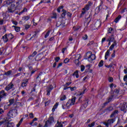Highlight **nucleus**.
<instances>
[{"label":"nucleus","instance_id":"12","mask_svg":"<svg viewBox=\"0 0 127 127\" xmlns=\"http://www.w3.org/2000/svg\"><path fill=\"white\" fill-rule=\"evenodd\" d=\"M101 22L100 20L96 21V22H95V23L94 24L96 28H99V27H100V26H101Z\"/></svg>","mask_w":127,"mask_h":127},{"label":"nucleus","instance_id":"24","mask_svg":"<svg viewBox=\"0 0 127 127\" xmlns=\"http://www.w3.org/2000/svg\"><path fill=\"white\" fill-rule=\"evenodd\" d=\"M121 18H122V16L121 15L118 16V17L115 19V22H116V23H118V22H119V20H120Z\"/></svg>","mask_w":127,"mask_h":127},{"label":"nucleus","instance_id":"18","mask_svg":"<svg viewBox=\"0 0 127 127\" xmlns=\"http://www.w3.org/2000/svg\"><path fill=\"white\" fill-rule=\"evenodd\" d=\"M74 78H79V71L78 70L75 71L72 74Z\"/></svg>","mask_w":127,"mask_h":127},{"label":"nucleus","instance_id":"34","mask_svg":"<svg viewBox=\"0 0 127 127\" xmlns=\"http://www.w3.org/2000/svg\"><path fill=\"white\" fill-rule=\"evenodd\" d=\"M12 1H14V0H7L6 1V4L8 5V4H10V3H11V2H12Z\"/></svg>","mask_w":127,"mask_h":127},{"label":"nucleus","instance_id":"26","mask_svg":"<svg viewBox=\"0 0 127 127\" xmlns=\"http://www.w3.org/2000/svg\"><path fill=\"white\" fill-rule=\"evenodd\" d=\"M62 11L63 12L62 14V17H65V15H66V10L63 9Z\"/></svg>","mask_w":127,"mask_h":127},{"label":"nucleus","instance_id":"9","mask_svg":"<svg viewBox=\"0 0 127 127\" xmlns=\"http://www.w3.org/2000/svg\"><path fill=\"white\" fill-rule=\"evenodd\" d=\"M27 84H28V79H24L22 82L21 87L23 88L24 87H26L27 86Z\"/></svg>","mask_w":127,"mask_h":127},{"label":"nucleus","instance_id":"45","mask_svg":"<svg viewBox=\"0 0 127 127\" xmlns=\"http://www.w3.org/2000/svg\"><path fill=\"white\" fill-rule=\"evenodd\" d=\"M9 106H10V104H7L5 105L4 107V110H7V109L9 108Z\"/></svg>","mask_w":127,"mask_h":127},{"label":"nucleus","instance_id":"46","mask_svg":"<svg viewBox=\"0 0 127 127\" xmlns=\"http://www.w3.org/2000/svg\"><path fill=\"white\" fill-rule=\"evenodd\" d=\"M89 127H95V122H93L91 124L88 125Z\"/></svg>","mask_w":127,"mask_h":127},{"label":"nucleus","instance_id":"14","mask_svg":"<svg viewBox=\"0 0 127 127\" xmlns=\"http://www.w3.org/2000/svg\"><path fill=\"white\" fill-rule=\"evenodd\" d=\"M5 96H6V93H4V90H2L0 91V99H1V98L5 97Z\"/></svg>","mask_w":127,"mask_h":127},{"label":"nucleus","instance_id":"63","mask_svg":"<svg viewBox=\"0 0 127 127\" xmlns=\"http://www.w3.org/2000/svg\"><path fill=\"white\" fill-rule=\"evenodd\" d=\"M108 111H113V109L112 107H110L109 108H108Z\"/></svg>","mask_w":127,"mask_h":127},{"label":"nucleus","instance_id":"43","mask_svg":"<svg viewBox=\"0 0 127 127\" xmlns=\"http://www.w3.org/2000/svg\"><path fill=\"white\" fill-rule=\"evenodd\" d=\"M83 40H87L88 39V36L87 35H85L82 37Z\"/></svg>","mask_w":127,"mask_h":127},{"label":"nucleus","instance_id":"62","mask_svg":"<svg viewBox=\"0 0 127 127\" xmlns=\"http://www.w3.org/2000/svg\"><path fill=\"white\" fill-rule=\"evenodd\" d=\"M29 117L31 119H33V114L32 113H30L29 114Z\"/></svg>","mask_w":127,"mask_h":127},{"label":"nucleus","instance_id":"29","mask_svg":"<svg viewBox=\"0 0 127 127\" xmlns=\"http://www.w3.org/2000/svg\"><path fill=\"white\" fill-rule=\"evenodd\" d=\"M23 121V118H21V119L19 122L18 124L17 125L16 127H19V126H20V125H21V123H22Z\"/></svg>","mask_w":127,"mask_h":127},{"label":"nucleus","instance_id":"7","mask_svg":"<svg viewBox=\"0 0 127 127\" xmlns=\"http://www.w3.org/2000/svg\"><path fill=\"white\" fill-rule=\"evenodd\" d=\"M115 122V120L113 119L109 120L107 121V122H103V125H105L106 127H109V125H110L111 124H114V122Z\"/></svg>","mask_w":127,"mask_h":127},{"label":"nucleus","instance_id":"55","mask_svg":"<svg viewBox=\"0 0 127 127\" xmlns=\"http://www.w3.org/2000/svg\"><path fill=\"white\" fill-rule=\"evenodd\" d=\"M124 81H125V82H127V75H126L125 76H124Z\"/></svg>","mask_w":127,"mask_h":127},{"label":"nucleus","instance_id":"2","mask_svg":"<svg viewBox=\"0 0 127 127\" xmlns=\"http://www.w3.org/2000/svg\"><path fill=\"white\" fill-rule=\"evenodd\" d=\"M87 59L90 63H92L94 60H96V55L93 54L92 52H88L86 54Z\"/></svg>","mask_w":127,"mask_h":127},{"label":"nucleus","instance_id":"47","mask_svg":"<svg viewBox=\"0 0 127 127\" xmlns=\"http://www.w3.org/2000/svg\"><path fill=\"white\" fill-rule=\"evenodd\" d=\"M80 70L82 72L85 70V66L84 65H81L80 66Z\"/></svg>","mask_w":127,"mask_h":127},{"label":"nucleus","instance_id":"13","mask_svg":"<svg viewBox=\"0 0 127 127\" xmlns=\"http://www.w3.org/2000/svg\"><path fill=\"white\" fill-rule=\"evenodd\" d=\"M13 87V85L12 83H10L9 85H8L5 88L6 91H9L11 89H12Z\"/></svg>","mask_w":127,"mask_h":127},{"label":"nucleus","instance_id":"21","mask_svg":"<svg viewBox=\"0 0 127 127\" xmlns=\"http://www.w3.org/2000/svg\"><path fill=\"white\" fill-rule=\"evenodd\" d=\"M59 105V104L58 103H56V104L54 105V106L53 107L52 110V112H55V110L57 109Z\"/></svg>","mask_w":127,"mask_h":127},{"label":"nucleus","instance_id":"33","mask_svg":"<svg viewBox=\"0 0 127 127\" xmlns=\"http://www.w3.org/2000/svg\"><path fill=\"white\" fill-rule=\"evenodd\" d=\"M51 31L49 30V31L47 32L45 36V38H47L49 36V34H50Z\"/></svg>","mask_w":127,"mask_h":127},{"label":"nucleus","instance_id":"15","mask_svg":"<svg viewBox=\"0 0 127 127\" xmlns=\"http://www.w3.org/2000/svg\"><path fill=\"white\" fill-rule=\"evenodd\" d=\"M53 90V87L52 86H50L48 89L47 90V95L48 96H49L50 95V92H51V90Z\"/></svg>","mask_w":127,"mask_h":127},{"label":"nucleus","instance_id":"27","mask_svg":"<svg viewBox=\"0 0 127 127\" xmlns=\"http://www.w3.org/2000/svg\"><path fill=\"white\" fill-rule=\"evenodd\" d=\"M27 11V9L26 8H24L23 10L19 13V15H21V14H22L23 12H26Z\"/></svg>","mask_w":127,"mask_h":127},{"label":"nucleus","instance_id":"31","mask_svg":"<svg viewBox=\"0 0 127 127\" xmlns=\"http://www.w3.org/2000/svg\"><path fill=\"white\" fill-rule=\"evenodd\" d=\"M4 52H5V49H1L0 50V55H1V54H4Z\"/></svg>","mask_w":127,"mask_h":127},{"label":"nucleus","instance_id":"5","mask_svg":"<svg viewBox=\"0 0 127 127\" xmlns=\"http://www.w3.org/2000/svg\"><path fill=\"white\" fill-rule=\"evenodd\" d=\"M92 4L93 3L91 2H88V4H87L84 8H83L82 10V13L81 15H83V14H85L86 13V11H88L89 9H90V7L92 6Z\"/></svg>","mask_w":127,"mask_h":127},{"label":"nucleus","instance_id":"8","mask_svg":"<svg viewBox=\"0 0 127 127\" xmlns=\"http://www.w3.org/2000/svg\"><path fill=\"white\" fill-rule=\"evenodd\" d=\"M107 41L108 42H115V41H117L115 39V36L112 35L109 37V38L107 40Z\"/></svg>","mask_w":127,"mask_h":127},{"label":"nucleus","instance_id":"28","mask_svg":"<svg viewBox=\"0 0 127 127\" xmlns=\"http://www.w3.org/2000/svg\"><path fill=\"white\" fill-rule=\"evenodd\" d=\"M5 122V120L3 118L0 119V126H1L3 123H4Z\"/></svg>","mask_w":127,"mask_h":127},{"label":"nucleus","instance_id":"59","mask_svg":"<svg viewBox=\"0 0 127 127\" xmlns=\"http://www.w3.org/2000/svg\"><path fill=\"white\" fill-rule=\"evenodd\" d=\"M59 60H60V58L57 57L55 58V61L56 62H58V61H59Z\"/></svg>","mask_w":127,"mask_h":127},{"label":"nucleus","instance_id":"6","mask_svg":"<svg viewBox=\"0 0 127 127\" xmlns=\"http://www.w3.org/2000/svg\"><path fill=\"white\" fill-rule=\"evenodd\" d=\"M73 58H75V59L74 61V63L76 64V65H79V64L80 63L79 62V59H81V55L80 54L76 55L74 56Z\"/></svg>","mask_w":127,"mask_h":127},{"label":"nucleus","instance_id":"54","mask_svg":"<svg viewBox=\"0 0 127 127\" xmlns=\"http://www.w3.org/2000/svg\"><path fill=\"white\" fill-rule=\"evenodd\" d=\"M69 59H65L64 60V63H65V64H66L68 63V62H69Z\"/></svg>","mask_w":127,"mask_h":127},{"label":"nucleus","instance_id":"57","mask_svg":"<svg viewBox=\"0 0 127 127\" xmlns=\"http://www.w3.org/2000/svg\"><path fill=\"white\" fill-rule=\"evenodd\" d=\"M112 31H113V28H110L108 31V33H112Z\"/></svg>","mask_w":127,"mask_h":127},{"label":"nucleus","instance_id":"50","mask_svg":"<svg viewBox=\"0 0 127 127\" xmlns=\"http://www.w3.org/2000/svg\"><path fill=\"white\" fill-rule=\"evenodd\" d=\"M72 84V82L71 81H69V82H66L64 86H70Z\"/></svg>","mask_w":127,"mask_h":127},{"label":"nucleus","instance_id":"11","mask_svg":"<svg viewBox=\"0 0 127 127\" xmlns=\"http://www.w3.org/2000/svg\"><path fill=\"white\" fill-rule=\"evenodd\" d=\"M110 50H108L107 51V52L105 53V60H107L108 58H109V57L110 56V55H111V53L110 52Z\"/></svg>","mask_w":127,"mask_h":127},{"label":"nucleus","instance_id":"32","mask_svg":"<svg viewBox=\"0 0 127 127\" xmlns=\"http://www.w3.org/2000/svg\"><path fill=\"white\" fill-rule=\"evenodd\" d=\"M8 37V39H12L13 38V36L11 34H9V35H7Z\"/></svg>","mask_w":127,"mask_h":127},{"label":"nucleus","instance_id":"60","mask_svg":"<svg viewBox=\"0 0 127 127\" xmlns=\"http://www.w3.org/2000/svg\"><path fill=\"white\" fill-rule=\"evenodd\" d=\"M67 15L68 16V17H71V16H72V14H71V13L70 12H68L67 13Z\"/></svg>","mask_w":127,"mask_h":127},{"label":"nucleus","instance_id":"10","mask_svg":"<svg viewBox=\"0 0 127 127\" xmlns=\"http://www.w3.org/2000/svg\"><path fill=\"white\" fill-rule=\"evenodd\" d=\"M85 91H86V90H84V91L82 92H80V91L78 92V96H81V95L83 96V95L85 94ZM82 96L79 97V99H78L79 102H81V99H82Z\"/></svg>","mask_w":127,"mask_h":127},{"label":"nucleus","instance_id":"19","mask_svg":"<svg viewBox=\"0 0 127 127\" xmlns=\"http://www.w3.org/2000/svg\"><path fill=\"white\" fill-rule=\"evenodd\" d=\"M106 68H110V71H113L114 70V67H113V64H110L108 65H106Z\"/></svg>","mask_w":127,"mask_h":127},{"label":"nucleus","instance_id":"36","mask_svg":"<svg viewBox=\"0 0 127 127\" xmlns=\"http://www.w3.org/2000/svg\"><path fill=\"white\" fill-rule=\"evenodd\" d=\"M63 7H64L63 6H60L59 8H58L57 11L58 12H60L61 11V9H62V10H63Z\"/></svg>","mask_w":127,"mask_h":127},{"label":"nucleus","instance_id":"22","mask_svg":"<svg viewBox=\"0 0 127 127\" xmlns=\"http://www.w3.org/2000/svg\"><path fill=\"white\" fill-rule=\"evenodd\" d=\"M119 113V111H114L111 115V118H113V117H116L117 116V114Z\"/></svg>","mask_w":127,"mask_h":127},{"label":"nucleus","instance_id":"64","mask_svg":"<svg viewBox=\"0 0 127 127\" xmlns=\"http://www.w3.org/2000/svg\"><path fill=\"white\" fill-rule=\"evenodd\" d=\"M64 90H67V89L70 88V87H67V86H64Z\"/></svg>","mask_w":127,"mask_h":127},{"label":"nucleus","instance_id":"37","mask_svg":"<svg viewBox=\"0 0 127 127\" xmlns=\"http://www.w3.org/2000/svg\"><path fill=\"white\" fill-rule=\"evenodd\" d=\"M14 126V124L12 123H9L8 124V127H13Z\"/></svg>","mask_w":127,"mask_h":127},{"label":"nucleus","instance_id":"1","mask_svg":"<svg viewBox=\"0 0 127 127\" xmlns=\"http://www.w3.org/2000/svg\"><path fill=\"white\" fill-rule=\"evenodd\" d=\"M75 102H76V97H74L71 100H69L66 104H63L62 108L63 110H68V109H70L71 106L75 105Z\"/></svg>","mask_w":127,"mask_h":127},{"label":"nucleus","instance_id":"49","mask_svg":"<svg viewBox=\"0 0 127 127\" xmlns=\"http://www.w3.org/2000/svg\"><path fill=\"white\" fill-rule=\"evenodd\" d=\"M10 74H11V71H8V72L5 73V75L6 76H9Z\"/></svg>","mask_w":127,"mask_h":127},{"label":"nucleus","instance_id":"41","mask_svg":"<svg viewBox=\"0 0 127 127\" xmlns=\"http://www.w3.org/2000/svg\"><path fill=\"white\" fill-rule=\"evenodd\" d=\"M52 18H57V14H56V13H53Z\"/></svg>","mask_w":127,"mask_h":127},{"label":"nucleus","instance_id":"17","mask_svg":"<svg viewBox=\"0 0 127 127\" xmlns=\"http://www.w3.org/2000/svg\"><path fill=\"white\" fill-rule=\"evenodd\" d=\"M4 42L6 43L8 41V38L7 37V35L5 34L2 37Z\"/></svg>","mask_w":127,"mask_h":127},{"label":"nucleus","instance_id":"35","mask_svg":"<svg viewBox=\"0 0 127 127\" xmlns=\"http://www.w3.org/2000/svg\"><path fill=\"white\" fill-rule=\"evenodd\" d=\"M64 100H66V96L63 95L61 97L60 100L61 101H64Z\"/></svg>","mask_w":127,"mask_h":127},{"label":"nucleus","instance_id":"16","mask_svg":"<svg viewBox=\"0 0 127 127\" xmlns=\"http://www.w3.org/2000/svg\"><path fill=\"white\" fill-rule=\"evenodd\" d=\"M116 45H117V41L113 42V43L109 48L110 50L112 51L113 49L114 48L115 46H116Z\"/></svg>","mask_w":127,"mask_h":127},{"label":"nucleus","instance_id":"40","mask_svg":"<svg viewBox=\"0 0 127 127\" xmlns=\"http://www.w3.org/2000/svg\"><path fill=\"white\" fill-rule=\"evenodd\" d=\"M95 12L96 13L98 14V12H100V7H97L95 9Z\"/></svg>","mask_w":127,"mask_h":127},{"label":"nucleus","instance_id":"3","mask_svg":"<svg viewBox=\"0 0 127 127\" xmlns=\"http://www.w3.org/2000/svg\"><path fill=\"white\" fill-rule=\"evenodd\" d=\"M55 123L56 122L54 121V118H53V117H50L46 122L44 127H51V126H53Z\"/></svg>","mask_w":127,"mask_h":127},{"label":"nucleus","instance_id":"61","mask_svg":"<svg viewBox=\"0 0 127 127\" xmlns=\"http://www.w3.org/2000/svg\"><path fill=\"white\" fill-rule=\"evenodd\" d=\"M3 30H4V32H6V26H3Z\"/></svg>","mask_w":127,"mask_h":127},{"label":"nucleus","instance_id":"30","mask_svg":"<svg viewBox=\"0 0 127 127\" xmlns=\"http://www.w3.org/2000/svg\"><path fill=\"white\" fill-rule=\"evenodd\" d=\"M99 67H102L104 66V61L101 60L98 64Z\"/></svg>","mask_w":127,"mask_h":127},{"label":"nucleus","instance_id":"4","mask_svg":"<svg viewBox=\"0 0 127 127\" xmlns=\"http://www.w3.org/2000/svg\"><path fill=\"white\" fill-rule=\"evenodd\" d=\"M7 116L8 118H14L17 116V110L16 109H12L9 111Z\"/></svg>","mask_w":127,"mask_h":127},{"label":"nucleus","instance_id":"38","mask_svg":"<svg viewBox=\"0 0 127 127\" xmlns=\"http://www.w3.org/2000/svg\"><path fill=\"white\" fill-rule=\"evenodd\" d=\"M112 58H115L116 57V51H113V53L111 55Z\"/></svg>","mask_w":127,"mask_h":127},{"label":"nucleus","instance_id":"52","mask_svg":"<svg viewBox=\"0 0 127 127\" xmlns=\"http://www.w3.org/2000/svg\"><path fill=\"white\" fill-rule=\"evenodd\" d=\"M37 54L36 52H34L32 54V56H30L29 58H30V57H34V56H35V55Z\"/></svg>","mask_w":127,"mask_h":127},{"label":"nucleus","instance_id":"51","mask_svg":"<svg viewBox=\"0 0 127 127\" xmlns=\"http://www.w3.org/2000/svg\"><path fill=\"white\" fill-rule=\"evenodd\" d=\"M93 44H94V41H91L88 44V46H90V45H93Z\"/></svg>","mask_w":127,"mask_h":127},{"label":"nucleus","instance_id":"20","mask_svg":"<svg viewBox=\"0 0 127 127\" xmlns=\"http://www.w3.org/2000/svg\"><path fill=\"white\" fill-rule=\"evenodd\" d=\"M12 27H14L15 31H16V32H18L19 31H20V27H17L16 26H12Z\"/></svg>","mask_w":127,"mask_h":127},{"label":"nucleus","instance_id":"48","mask_svg":"<svg viewBox=\"0 0 127 127\" xmlns=\"http://www.w3.org/2000/svg\"><path fill=\"white\" fill-rule=\"evenodd\" d=\"M108 81L110 83H112V82H113V81H114V78H113V77H109L108 78Z\"/></svg>","mask_w":127,"mask_h":127},{"label":"nucleus","instance_id":"23","mask_svg":"<svg viewBox=\"0 0 127 127\" xmlns=\"http://www.w3.org/2000/svg\"><path fill=\"white\" fill-rule=\"evenodd\" d=\"M55 127H63V125L62 123L58 122Z\"/></svg>","mask_w":127,"mask_h":127},{"label":"nucleus","instance_id":"56","mask_svg":"<svg viewBox=\"0 0 127 127\" xmlns=\"http://www.w3.org/2000/svg\"><path fill=\"white\" fill-rule=\"evenodd\" d=\"M3 23H5V22L3 20H0V25L3 24Z\"/></svg>","mask_w":127,"mask_h":127},{"label":"nucleus","instance_id":"58","mask_svg":"<svg viewBox=\"0 0 127 127\" xmlns=\"http://www.w3.org/2000/svg\"><path fill=\"white\" fill-rule=\"evenodd\" d=\"M12 23H13V24H14V25H17L18 23L17 21H12Z\"/></svg>","mask_w":127,"mask_h":127},{"label":"nucleus","instance_id":"42","mask_svg":"<svg viewBox=\"0 0 127 127\" xmlns=\"http://www.w3.org/2000/svg\"><path fill=\"white\" fill-rule=\"evenodd\" d=\"M10 104L9 105H11L12 104H13V103L14 102V99H11L9 101Z\"/></svg>","mask_w":127,"mask_h":127},{"label":"nucleus","instance_id":"39","mask_svg":"<svg viewBox=\"0 0 127 127\" xmlns=\"http://www.w3.org/2000/svg\"><path fill=\"white\" fill-rule=\"evenodd\" d=\"M116 87H117V85L114 84L113 83L111 84L110 86V87L111 89H113V88H116Z\"/></svg>","mask_w":127,"mask_h":127},{"label":"nucleus","instance_id":"44","mask_svg":"<svg viewBox=\"0 0 127 127\" xmlns=\"http://www.w3.org/2000/svg\"><path fill=\"white\" fill-rule=\"evenodd\" d=\"M69 89H70V91H71V92H73V91H75L77 88H76V87H70Z\"/></svg>","mask_w":127,"mask_h":127},{"label":"nucleus","instance_id":"53","mask_svg":"<svg viewBox=\"0 0 127 127\" xmlns=\"http://www.w3.org/2000/svg\"><path fill=\"white\" fill-rule=\"evenodd\" d=\"M29 27H30V25H29L28 24L25 25V29H28V28H29Z\"/></svg>","mask_w":127,"mask_h":127},{"label":"nucleus","instance_id":"25","mask_svg":"<svg viewBox=\"0 0 127 127\" xmlns=\"http://www.w3.org/2000/svg\"><path fill=\"white\" fill-rule=\"evenodd\" d=\"M30 18V16H24L22 17V19L23 20H25V21H27Z\"/></svg>","mask_w":127,"mask_h":127}]
</instances>
